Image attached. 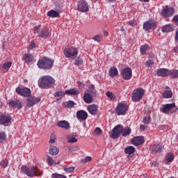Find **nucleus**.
Returning a JSON list of instances; mask_svg holds the SVG:
<instances>
[{
	"mask_svg": "<svg viewBox=\"0 0 178 178\" xmlns=\"http://www.w3.org/2000/svg\"><path fill=\"white\" fill-rule=\"evenodd\" d=\"M21 172L26 175L28 177H34V176H42V171L38 169V166L22 165L21 167Z\"/></svg>",
	"mask_w": 178,
	"mask_h": 178,
	"instance_id": "obj_1",
	"label": "nucleus"
},
{
	"mask_svg": "<svg viewBox=\"0 0 178 178\" xmlns=\"http://www.w3.org/2000/svg\"><path fill=\"white\" fill-rule=\"evenodd\" d=\"M38 84L40 87V88H49V87H52L54 84H55V79H54L51 76L45 75L43 76H41L38 81Z\"/></svg>",
	"mask_w": 178,
	"mask_h": 178,
	"instance_id": "obj_2",
	"label": "nucleus"
},
{
	"mask_svg": "<svg viewBox=\"0 0 178 178\" xmlns=\"http://www.w3.org/2000/svg\"><path fill=\"white\" fill-rule=\"evenodd\" d=\"M54 60H51L47 57H44L38 62V67L39 69H42L43 70H51L52 66H54Z\"/></svg>",
	"mask_w": 178,
	"mask_h": 178,
	"instance_id": "obj_3",
	"label": "nucleus"
},
{
	"mask_svg": "<svg viewBox=\"0 0 178 178\" xmlns=\"http://www.w3.org/2000/svg\"><path fill=\"white\" fill-rule=\"evenodd\" d=\"M145 91L143 88H138L134 90L131 96V99L134 102H138L144 97Z\"/></svg>",
	"mask_w": 178,
	"mask_h": 178,
	"instance_id": "obj_4",
	"label": "nucleus"
},
{
	"mask_svg": "<svg viewBox=\"0 0 178 178\" xmlns=\"http://www.w3.org/2000/svg\"><path fill=\"white\" fill-rule=\"evenodd\" d=\"M120 134H122V124H118L113 129L110 137L113 140H116V138L120 137Z\"/></svg>",
	"mask_w": 178,
	"mask_h": 178,
	"instance_id": "obj_5",
	"label": "nucleus"
},
{
	"mask_svg": "<svg viewBox=\"0 0 178 178\" xmlns=\"http://www.w3.org/2000/svg\"><path fill=\"white\" fill-rule=\"evenodd\" d=\"M128 109L129 106H127V104L123 103H118L115 108V111L117 115H118V116H120L121 115H125Z\"/></svg>",
	"mask_w": 178,
	"mask_h": 178,
	"instance_id": "obj_6",
	"label": "nucleus"
},
{
	"mask_svg": "<svg viewBox=\"0 0 178 178\" xmlns=\"http://www.w3.org/2000/svg\"><path fill=\"white\" fill-rule=\"evenodd\" d=\"M161 15L163 17H170L175 15V8L166 6L161 10Z\"/></svg>",
	"mask_w": 178,
	"mask_h": 178,
	"instance_id": "obj_7",
	"label": "nucleus"
},
{
	"mask_svg": "<svg viewBox=\"0 0 178 178\" xmlns=\"http://www.w3.org/2000/svg\"><path fill=\"white\" fill-rule=\"evenodd\" d=\"M121 76L124 80H130L133 77V70L130 67H125L121 71Z\"/></svg>",
	"mask_w": 178,
	"mask_h": 178,
	"instance_id": "obj_8",
	"label": "nucleus"
},
{
	"mask_svg": "<svg viewBox=\"0 0 178 178\" xmlns=\"http://www.w3.org/2000/svg\"><path fill=\"white\" fill-rule=\"evenodd\" d=\"M79 54V50L74 47L67 48L64 50V55L65 58H73Z\"/></svg>",
	"mask_w": 178,
	"mask_h": 178,
	"instance_id": "obj_9",
	"label": "nucleus"
},
{
	"mask_svg": "<svg viewBox=\"0 0 178 178\" xmlns=\"http://www.w3.org/2000/svg\"><path fill=\"white\" fill-rule=\"evenodd\" d=\"M15 91L17 94L22 97H30L31 95V90L28 88H22L18 87L15 89Z\"/></svg>",
	"mask_w": 178,
	"mask_h": 178,
	"instance_id": "obj_10",
	"label": "nucleus"
},
{
	"mask_svg": "<svg viewBox=\"0 0 178 178\" xmlns=\"http://www.w3.org/2000/svg\"><path fill=\"white\" fill-rule=\"evenodd\" d=\"M77 10L79 12H82L83 13H86V12H88L90 10L88 7V3L87 1H81L77 5Z\"/></svg>",
	"mask_w": 178,
	"mask_h": 178,
	"instance_id": "obj_11",
	"label": "nucleus"
},
{
	"mask_svg": "<svg viewBox=\"0 0 178 178\" xmlns=\"http://www.w3.org/2000/svg\"><path fill=\"white\" fill-rule=\"evenodd\" d=\"M40 101H41V97H29L26 99V105L29 106V108H31V106L37 105Z\"/></svg>",
	"mask_w": 178,
	"mask_h": 178,
	"instance_id": "obj_12",
	"label": "nucleus"
},
{
	"mask_svg": "<svg viewBox=\"0 0 178 178\" xmlns=\"http://www.w3.org/2000/svg\"><path fill=\"white\" fill-rule=\"evenodd\" d=\"M51 31H49V29L47 28H44L38 31L39 38H44L45 40L47 38H49V37H51Z\"/></svg>",
	"mask_w": 178,
	"mask_h": 178,
	"instance_id": "obj_13",
	"label": "nucleus"
},
{
	"mask_svg": "<svg viewBox=\"0 0 178 178\" xmlns=\"http://www.w3.org/2000/svg\"><path fill=\"white\" fill-rule=\"evenodd\" d=\"M173 108H176L175 103L166 104L161 107V112H162V113H169V112H170V111L173 109Z\"/></svg>",
	"mask_w": 178,
	"mask_h": 178,
	"instance_id": "obj_14",
	"label": "nucleus"
},
{
	"mask_svg": "<svg viewBox=\"0 0 178 178\" xmlns=\"http://www.w3.org/2000/svg\"><path fill=\"white\" fill-rule=\"evenodd\" d=\"M163 149V146L161 144L152 145L150 146V151L152 154H161Z\"/></svg>",
	"mask_w": 178,
	"mask_h": 178,
	"instance_id": "obj_15",
	"label": "nucleus"
},
{
	"mask_svg": "<svg viewBox=\"0 0 178 178\" xmlns=\"http://www.w3.org/2000/svg\"><path fill=\"white\" fill-rule=\"evenodd\" d=\"M10 108H17V109H22L23 104L18 99L10 100L8 102Z\"/></svg>",
	"mask_w": 178,
	"mask_h": 178,
	"instance_id": "obj_16",
	"label": "nucleus"
},
{
	"mask_svg": "<svg viewBox=\"0 0 178 178\" xmlns=\"http://www.w3.org/2000/svg\"><path fill=\"white\" fill-rule=\"evenodd\" d=\"M154 27H155V22H154L152 19H149L143 24V30H145V31H149V30H152Z\"/></svg>",
	"mask_w": 178,
	"mask_h": 178,
	"instance_id": "obj_17",
	"label": "nucleus"
},
{
	"mask_svg": "<svg viewBox=\"0 0 178 178\" xmlns=\"http://www.w3.org/2000/svg\"><path fill=\"white\" fill-rule=\"evenodd\" d=\"M144 143H145V140L143 136H136L131 140V144H133V145H136V147L144 144Z\"/></svg>",
	"mask_w": 178,
	"mask_h": 178,
	"instance_id": "obj_18",
	"label": "nucleus"
},
{
	"mask_svg": "<svg viewBox=\"0 0 178 178\" xmlns=\"http://www.w3.org/2000/svg\"><path fill=\"white\" fill-rule=\"evenodd\" d=\"M12 121V117L8 115H0V124H9Z\"/></svg>",
	"mask_w": 178,
	"mask_h": 178,
	"instance_id": "obj_19",
	"label": "nucleus"
},
{
	"mask_svg": "<svg viewBox=\"0 0 178 178\" xmlns=\"http://www.w3.org/2000/svg\"><path fill=\"white\" fill-rule=\"evenodd\" d=\"M76 118L78 120H86L88 118V113L84 110L78 111L76 112Z\"/></svg>",
	"mask_w": 178,
	"mask_h": 178,
	"instance_id": "obj_20",
	"label": "nucleus"
},
{
	"mask_svg": "<svg viewBox=\"0 0 178 178\" xmlns=\"http://www.w3.org/2000/svg\"><path fill=\"white\" fill-rule=\"evenodd\" d=\"M87 111L92 115V116H95L97 113H98V106L96 104H90L87 107Z\"/></svg>",
	"mask_w": 178,
	"mask_h": 178,
	"instance_id": "obj_21",
	"label": "nucleus"
},
{
	"mask_svg": "<svg viewBox=\"0 0 178 178\" xmlns=\"http://www.w3.org/2000/svg\"><path fill=\"white\" fill-rule=\"evenodd\" d=\"M172 96H173V93L172 92V90H170V88H169V86H165V88L163 92V98L169 99V98H172Z\"/></svg>",
	"mask_w": 178,
	"mask_h": 178,
	"instance_id": "obj_22",
	"label": "nucleus"
},
{
	"mask_svg": "<svg viewBox=\"0 0 178 178\" xmlns=\"http://www.w3.org/2000/svg\"><path fill=\"white\" fill-rule=\"evenodd\" d=\"M157 76L160 77H168L169 76V70L166 68H160L157 70Z\"/></svg>",
	"mask_w": 178,
	"mask_h": 178,
	"instance_id": "obj_23",
	"label": "nucleus"
},
{
	"mask_svg": "<svg viewBox=\"0 0 178 178\" xmlns=\"http://www.w3.org/2000/svg\"><path fill=\"white\" fill-rule=\"evenodd\" d=\"M57 126L58 127H60L61 129H65V130H67L70 128V124L66 120H60L57 123Z\"/></svg>",
	"mask_w": 178,
	"mask_h": 178,
	"instance_id": "obj_24",
	"label": "nucleus"
},
{
	"mask_svg": "<svg viewBox=\"0 0 178 178\" xmlns=\"http://www.w3.org/2000/svg\"><path fill=\"white\" fill-rule=\"evenodd\" d=\"M83 101L86 102V104H92V101H94V99L91 94L85 92L83 95Z\"/></svg>",
	"mask_w": 178,
	"mask_h": 178,
	"instance_id": "obj_25",
	"label": "nucleus"
},
{
	"mask_svg": "<svg viewBox=\"0 0 178 178\" xmlns=\"http://www.w3.org/2000/svg\"><path fill=\"white\" fill-rule=\"evenodd\" d=\"M65 94L66 95H79V94H80V90L76 88H71L69 90H66Z\"/></svg>",
	"mask_w": 178,
	"mask_h": 178,
	"instance_id": "obj_26",
	"label": "nucleus"
},
{
	"mask_svg": "<svg viewBox=\"0 0 178 178\" xmlns=\"http://www.w3.org/2000/svg\"><path fill=\"white\" fill-rule=\"evenodd\" d=\"M119 74V71L116 67H111L108 71V75L110 77H116Z\"/></svg>",
	"mask_w": 178,
	"mask_h": 178,
	"instance_id": "obj_27",
	"label": "nucleus"
},
{
	"mask_svg": "<svg viewBox=\"0 0 178 178\" xmlns=\"http://www.w3.org/2000/svg\"><path fill=\"white\" fill-rule=\"evenodd\" d=\"M22 60H24L26 63H30V62L34 60V57L32 54H26L23 56Z\"/></svg>",
	"mask_w": 178,
	"mask_h": 178,
	"instance_id": "obj_28",
	"label": "nucleus"
},
{
	"mask_svg": "<svg viewBox=\"0 0 178 178\" xmlns=\"http://www.w3.org/2000/svg\"><path fill=\"white\" fill-rule=\"evenodd\" d=\"M173 24H167L162 27V32L163 33H172L173 31Z\"/></svg>",
	"mask_w": 178,
	"mask_h": 178,
	"instance_id": "obj_29",
	"label": "nucleus"
},
{
	"mask_svg": "<svg viewBox=\"0 0 178 178\" xmlns=\"http://www.w3.org/2000/svg\"><path fill=\"white\" fill-rule=\"evenodd\" d=\"M49 154L53 156L58 155L59 154V149L51 145L49 146Z\"/></svg>",
	"mask_w": 178,
	"mask_h": 178,
	"instance_id": "obj_30",
	"label": "nucleus"
},
{
	"mask_svg": "<svg viewBox=\"0 0 178 178\" xmlns=\"http://www.w3.org/2000/svg\"><path fill=\"white\" fill-rule=\"evenodd\" d=\"M131 133V129L129 127H126L124 129L123 128V126L122 125V132L121 134L122 137H126V136H129Z\"/></svg>",
	"mask_w": 178,
	"mask_h": 178,
	"instance_id": "obj_31",
	"label": "nucleus"
},
{
	"mask_svg": "<svg viewBox=\"0 0 178 178\" xmlns=\"http://www.w3.org/2000/svg\"><path fill=\"white\" fill-rule=\"evenodd\" d=\"M47 163L48 165H49V166H52V165H59V163H60V161L59 160H54V159H52V157L49 156L47 159Z\"/></svg>",
	"mask_w": 178,
	"mask_h": 178,
	"instance_id": "obj_32",
	"label": "nucleus"
},
{
	"mask_svg": "<svg viewBox=\"0 0 178 178\" xmlns=\"http://www.w3.org/2000/svg\"><path fill=\"white\" fill-rule=\"evenodd\" d=\"M168 76L171 77V79H178V70H168Z\"/></svg>",
	"mask_w": 178,
	"mask_h": 178,
	"instance_id": "obj_33",
	"label": "nucleus"
},
{
	"mask_svg": "<svg viewBox=\"0 0 178 178\" xmlns=\"http://www.w3.org/2000/svg\"><path fill=\"white\" fill-rule=\"evenodd\" d=\"M140 54L142 55H147V51H149V46L147 44L140 46Z\"/></svg>",
	"mask_w": 178,
	"mask_h": 178,
	"instance_id": "obj_34",
	"label": "nucleus"
},
{
	"mask_svg": "<svg viewBox=\"0 0 178 178\" xmlns=\"http://www.w3.org/2000/svg\"><path fill=\"white\" fill-rule=\"evenodd\" d=\"M135 151L136 148L133 146H128L124 149V152L125 154H127V155H131Z\"/></svg>",
	"mask_w": 178,
	"mask_h": 178,
	"instance_id": "obj_35",
	"label": "nucleus"
},
{
	"mask_svg": "<svg viewBox=\"0 0 178 178\" xmlns=\"http://www.w3.org/2000/svg\"><path fill=\"white\" fill-rule=\"evenodd\" d=\"M47 16H49V17H59V13L56 10H51L47 13Z\"/></svg>",
	"mask_w": 178,
	"mask_h": 178,
	"instance_id": "obj_36",
	"label": "nucleus"
},
{
	"mask_svg": "<svg viewBox=\"0 0 178 178\" xmlns=\"http://www.w3.org/2000/svg\"><path fill=\"white\" fill-rule=\"evenodd\" d=\"M56 140V135L51 134L50 136V139L49 140V143L50 144H55V141Z\"/></svg>",
	"mask_w": 178,
	"mask_h": 178,
	"instance_id": "obj_37",
	"label": "nucleus"
},
{
	"mask_svg": "<svg viewBox=\"0 0 178 178\" xmlns=\"http://www.w3.org/2000/svg\"><path fill=\"white\" fill-rule=\"evenodd\" d=\"M11 67H12V63L10 62L6 63L2 66L4 70H9V69H10Z\"/></svg>",
	"mask_w": 178,
	"mask_h": 178,
	"instance_id": "obj_38",
	"label": "nucleus"
},
{
	"mask_svg": "<svg viewBox=\"0 0 178 178\" xmlns=\"http://www.w3.org/2000/svg\"><path fill=\"white\" fill-rule=\"evenodd\" d=\"M6 140V134L5 132H0V143H3Z\"/></svg>",
	"mask_w": 178,
	"mask_h": 178,
	"instance_id": "obj_39",
	"label": "nucleus"
},
{
	"mask_svg": "<svg viewBox=\"0 0 178 178\" xmlns=\"http://www.w3.org/2000/svg\"><path fill=\"white\" fill-rule=\"evenodd\" d=\"M74 167H68V168H64V172H66V173H72L74 172Z\"/></svg>",
	"mask_w": 178,
	"mask_h": 178,
	"instance_id": "obj_40",
	"label": "nucleus"
},
{
	"mask_svg": "<svg viewBox=\"0 0 178 178\" xmlns=\"http://www.w3.org/2000/svg\"><path fill=\"white\" fill-rule=\"evenodd\" d=\"M89 91L91 92V94H95V95H97V91H95V86L92 85H90L89 87Z\"/></svg>",
	"mask_w": 178,
	"mask_h": 178,
	"instance_id": "obj_41",
	"label": "nucleus"
},
{
	"mask_svg": "<svg viewBox=\"0 0 178 178\" xmlns=\"http://www.w3.org/2000/svg\"><path fill=\"white\" fill-rule=\"evenodd\" d=\"M51 177L52 178H67V177H66L65 175H60V174H53L51 175Z\"/></svg>",
	"mask_w": 178,
	"mask_h": 178,
	"instance_id": "obj_42",
	"label": "nucleus"
},
{
	"mask_svg": "<svg viewBox=\"0 0 178 178\" xmlns=\"http://www.w3.org/2000/svg\"><path fill=\"white\" fill-rule=\"evenodd\" d=\"M152 65H154V60H147L145 63V66H146V67H151Z\"/></svg>",
	"mask_w": 178,
	"mask_h": 178,
	"instance_id": "obj_43",
	"label": "nucleus"
},
{
	"mask_svg": "<svg viewBox=\"0 0 178 178\" xmlns=\"http://www.w3.org/2000/svg\"><path fill=\"white\" fill-rule=\"evenodd\" d=\"M92 158L91 156H86L85 157V159H82L81 160V162H82V163H87V162H90V161H92Z\"/></svg>",
	"mask_w": 178,
	"mask_h": 178,
	"instance_id": "obj_44",
	"label": "nucleus"
},
{
	"mask_svg": "<svg viewBox=\"0 0 178 178\" xmlns=\"http://www.w3.org/2000/svg\"><path fill=\"white\" fill-rule=\"evenodd\" d=\"M92 40H94V41H97V42H99L102 40V35H97L96 36H94L92 38Z\"/></svg>",
	"mask_w": 178,
	"mask_h": 178,
	"instance_id": "obj_45",
	"label": "nucleus"
},
{
	"mask_svg": "<svg viewBox=\"0 0 178 178\" xmlns=\"http://www.w3.org/2000/svg\"><path fill=\"white\" fill-rule=\"evenodd\" d=\"M149 122H151V118L148 116H145L144 117L143 120V123H144V124H148V123H149Z\"/></svg>",
	"mask_w": 178,
	"mask_h": 178,
	"instance_id": "obj_46",
	"label": "nucleus"
},
{
	"mask_svg": "<svg viewBox=\"0 0 178 178\" xmlns=\"http://www.w3.org/2000/svg\"><path fill=\"white\" fill-rule=\"evenodd\" d=\"M67 108H72L74 106V102L69 101L66 102Z\"/></svg>",
	"mask_w": 178,
	"mask_h": 178,
	"instance_id": "obj_47",
	"label": "nucleus"
},
{
	"mask_svg": "<svg viewBox=\"0 0 178 178\" xmlns=\"http://www.w3.org/2000/svg\"><path fill=\"white\" fill-rule=\"evenodd\" d=\"M106 95L111 99H115V95H113V93H112V92H107L106 93Z\"/></svg>",
	"mask_w": 178,
	"mask_h": 178,
	"instance_id": "obj_48",
	"label": "nucleus"
},
{
	"mask_svg": "<svg viewBox=\"0 0 178 178\" xmlns=\"http://www.w3.org/2000/svg\"><path fill=\"white\" fill-rule=\"evenodd\" d=\"M54 95H55V97H57L59 98L60 97H63V95H65V94L63 93V92L58 90L55 92Z\"/></svg>",
	"mask_w": 178,
	"mask_h": 178,
	"instance_id": "obj_49",
	"label": "nucleus"
},
{
	"mask_svg": "<svg viewBox=\"0 0 178 178\" xmlns=\"http://www.w3.org/2000/svg\"><path fill=\"white\" fill-rule=\"evenodd\" d=\"M8 163H9V162L8 161V160H3L0 163V165L1 166H3V168H6L8 166Z\"/></svg>",
	"mask_w": 178,
	"mask_h": 178,
	"instance_id": "obj_50",
	"label": "nucleus"
},
{
	"mask_svg": "<svg viewBox=\"0 0 178 178\" xmlns=\"http://www.w3.org/2000/svg\"><path fill=\"white\" fill-rule=\"evenodd\" d=\"M77 141H78L77 138L74 137H71L67 139V142L70 143H77Z\"/></svg>",
	"mask_w": 178,
	"mask_h": 178,
	"instance_id": "obj_51",
	"label": "nucleus"
},
{
	"mask_svg": "<svg viewBox=\"0 0 178 178\" xmlns=\"http://www.w3.org/2000/svg\"><path fill=\"white\" fill-rule=\"evenodd\" d=\"M81 63H83V59H81V58H78L75 61L76 66H80Z\"/></svg>",
	"mask_w": 178,
	"mask_h": 178,
	"instance_id": "obj_52",
	"label": "nucleus"
},
{
	"mask_svg": "<svg viewBox=\"0 0 178 178\" xmlns=\"http://www.w3.org/2000/svg\"><path fill=\"white\" fill-rule=\"evenodd\" d=\"M101 133H102V130L101 129V128L97 127L95 129V134H96L97 136H99V134H101Z\"/></svg>",
	"mask_w": 178,
	"mask_h": 178,
	"instance_id": "obj_53",
	"label": "nucleus"
},
{
	"mask_svg": "<svg viewBox=\"0 0 178 178\" xmlns=\"http://www.w3.org/2000/svg\"><path fill=\"white\" fill-rule=\"evenodd\" d=\"M173 159H174L173 156H170V157L165 158V161H166L167 163H170V162H173Z\"/></svg>",
	"mask_w": 178,
	"mask_h": 178,
	"instance_id": "obj_54",
	"label": "nucleus"
},
{
	"mask_svg": "<svg viewBox=\"0 0 178 178\" xmlns=\"http://www.w3.org/2000/svg\"><path fill=\"white\" fill-rule=\"evenodd\" d=\"M128 24H129V26H136V24H137V22H136V20H130L128 22Z\"/></svg>",
	"mask_w": 178,
	"mask_h": 178,
	"instance_id": "obj_55",
	"label": "nucleus"
},
{
	"mask_svg": "<svg viewBox=\"0 0 178 178\" xmlns=\"http://www.w3.org/2000/svg\"><path fill=\"white\" fill-rule=\"evenodd\" d=\"M152 165L154 168H158L159 166V163H158L157 161H153L152 163Z\"/></svg>",
	"mask_w": 178,
	"mask_h": 178,
	"instance_id": "obj_56",
	"label": "nucleus"
},
{
	"mask_svg": "<svg viewBox=\"0 0 178 178\" xmlns=\"http://www.w3.org/2000/svg\"><path fill=\"white\" fill-rule=\"evenodd\" d=\"M33 48H35V43L34 42H31L29 44V49H33Z\"/></svg>",
	"mask_w": 178,
	"mask_h": 178,
	"instance_id": "obj_57",
	"label": "nucleus"
},
{
	"mask_svg": "<svg viewBox=\"0 0 178 178\" xmlns=\"http://www.w3.org/2000/svg\"><path fill=\"white\" fill-rule=\"evenodd\" d=\"M172 22H175V23H176V24H178V15H175L172 18Z\"/></svg>",
	"mask_w": 178,
	"mask_h": 178,
	"instance_id": "obj_58",
	"label": "nucleus"
},
{
	"mask_svg": "<svg viewBox=\"0 0 178 178\" xmlns=\"http://www.w3.org/2000/svg\"><path fill=\"white\" fill-rule=\"evenodd\" d=\"M40 27H41V25H38V26H35L33 28V31H35V33H37V31H38V30H40Z\"/></svg>",
	"mask_w": 178,
	"mask_h": 178,
	"instance_id": "obj_59",
	"label": "nucleus"
},
{
	"mask_svg": "<svg viewBox=\"0 0 178 178\" xmlns=\"http://www.w3.org/2000/svg\"><path fill=\"white\" fill-rule=\"evenodd\" d=\"M77 86L78 87H84V83L81 82V81H78L77 82Z\"/></svg>",
	"mask_w": 178,
	"mask_h": 178,
	"instance_id": "obj_60",
	"label": "nucleus"
},
{
	"mask_svg": "<svg viewBox=\"0 0 178 178\" xmlns=\"http://www.w3.org/2000/svg\"><path fill=\"white\" fill-rule=\"evenodd\" d=\"M173 52H175V54H178V46L174 47Z\"/></svg>",
	"mask_w": 178,
	"mask_h": 178,
	"instance_id": "obj_61",
	"label": "nucleus"
},
{
	"mask_svg": "<svg viewBox=\"0 0 178 178\" xmlns=\"http://www.w3.org/2000/svg\"><path fill=\"white\" fill-rule=\"evenodd\" d=\"M140 127L142 130H145L147 129V126L144 124H140Z\"/></svg>",
	"mask_w": 178,
	"mask_h": 178,
	"instance_id": "obj_62",
	"label": "nucleus"
},
{
	"mask_svg": "<svg viewBox=\"0 0 178 178\" xmlns=\"http://www.w3.org/2000/svg\"><path fill=\"white\" fill-rule=\"evenodd\" d=\"M116 0H107V2H109L111 3H113V2H115Z\"/></svg>",
	"mask_w": 178,
	"mask_h": 178,
	"instance_id": "obj_63",
	"label": "nucleus"
},
{
	"mask_svg": "<svg viewBox=\"0 0 178 178\" xmlns=\"http://www.w3.org/2000/svg\"><path fill=\"white\" fill-rule=\"evenodd\" d=\"M175 155L173 154V153H168L167 154V156H174Z\"/></svg>",
	"mask_w": 178,
	"mask_h": 178,
	"instance_id": "obj_64",
	"label": "nucleus"
}]
</instances>
